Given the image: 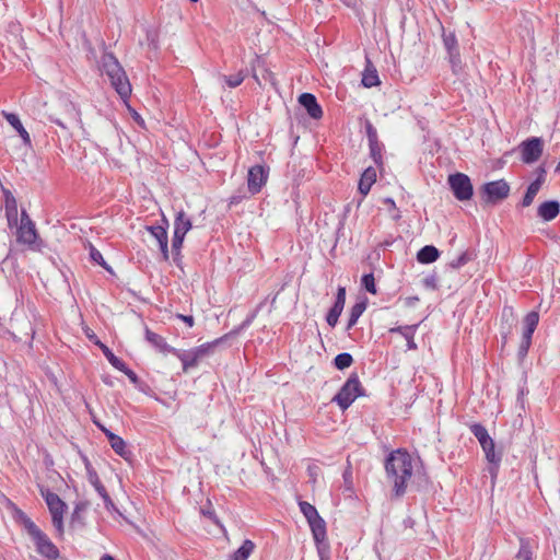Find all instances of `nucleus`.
<instances>
[{
	"mask_svg": "<svg viewBox=\"0 0 560 560\" xmlns=\"http://www.w3.org/2000/svg\"><path fill=\"white\" fill-rule=\"evenodd\" d=\"M384 468L387 480L393 485L392 498L400 499L405 495L408 481L412 476L411 455L405 448L394 450L386 456Z\"/></svg>",
	"mask_w": 560,
	"mask_h": 560,
	"instance_id": "f257e3e1",
	"label": "nucleus"
},
{
	"mask_svg": "<svg viewBox=\"0 0 560 560\" xmlns=\"http://www.w3.org/2000/svg\"><path fill=\"white\" fill-rule=\"evenodd\" d=\"M101 70L109 79L110 85L117 94L126 101L131 94L129 79L113 52H104L101 57Z\"/></svg>",
	"mask_w": 560,
	"mask_h": 560,
	"instance_id": "f03ea898",
	"label": "nucleus"
},
{
	"mask_svg": "<svg viewBox=\"0 0 560 560\" xmlns=\"http://www.w3.org/2000/svg\"><path fill=\"white\" fill-rule=\"evenodd\" d=\"M363 396H366L365 389L360 382L359 375L353 372L349 375L338 393L332 397L331 402H336L339 408L345 411L358 397Z\"/></svg>",
	"mask_w": 560,
	"mask_h": 560,
	"instance_id": "7ed1b4c3",
	"label": "nucleus"
},
{
	"mask_svg": "<svg viewBox=\"0 0 560 560\" xmlns=\"http://www.w3.org/2000/svg\"><path fill=\"white\" fill-rule=\"evenodd\" d=\"M299 508L310 525L314 541L326 540V522L319 515L316 508L306 501H300Z\"/></svg>",
	"mask_w": 560,
	"mask_h": 560,
	"instance_id": "20e7f679",
	"label": "nucleus"
},
{
	"mask_svg": "<svg viewBox=\"0 0 560 560\" xmlns=\"http://www.w3.org/2000/svg\"><path fill=\"white\" fill-rule=\"evenodd\" d=\"M40 494L44 498L49 513L51 515V523L59 535L63 534V513L67 509V504L60 499V497L50 491L48 488H40Z\"/></svg>",
	"mask_w": 560,
	"mask_h": 560,
	"instance_id": "39448f33",
	"label": "nucleus"
},
{
	"mask_svg": "<svg viewBox=\"0 0 560 560\" xmlns=\"http://www.w3.org/2000/svg\"><path fill=\"white\" fill-rule=\"evenodd\" d=\"M66 106L69 108V117L66 120H55V122L60 127V130H57L56 135L59 139L80 137L82 131L80 113L71 102L67 103Z\"/></svg>",
	"mask_w": 560,
	"mask_h": 560,
	"instance_id": "423d86ee",
	"label": "nucleus"
},
{
	"mask_svg": "<svg viewBox=\"0 0 560 560\" xmlns=\"http://www.w3.org/2000/svg\"><path fill=\"white\" fill-rule=\"evenodd\" d=\"M510 184L505 179H498L485 183L480 188L483 201L488 205H498L510 195Z\"/></svg>",
	"mask_w": 560,
	"mask_h": 560,
	"instance_id": "0eeeda50",
	"label": "nucleus"
},
{
	"mask_svg": "<svg viewBox=\"0 0 560 560\" xmlns=\"http://www.w3.org/2000/svg\"><path fill=\"white\" fill-rule=\"evenodd\" d=\"M448 185L454 197L459 201L470 200L474 187L470 178L464 173H455L448 176Z\"/></svg>",
	"mask_w": 560,
	"mask_h": 560,
	"instance_id": "6e6552de",
	"label": "nucleus"
},
{
	"mask_svg": "<svg viewBox=\"0 0 560 560\" xmlns=\"http://www.w3.org/2000/svg\"><path fill=\"white\" fill-rule=\"evenodd\" d=\"M16 228V242L25 245H33L37 237L35 223L32 221L26 210H22L20 224Z\"/></svg>",
	"mask_w": 560,
	"mask_h": 560,
	"instance_id": "1a4fd4ad",
	"label": "nucleus"
},
{
	"mask_svg": "<svg viewBox=\"0 0 560 560\" xmlns=\"http://www.w3.org/2000/svg\"><path fill=\"white\" fill-rule=\"evenodd\" d=\"M269 177V166L256 164L248 170L247 188L252 195L259 194Z\"/></svg>",
	"mask_w": 560,
	"mask_h": 560,
	"instance_id": "9d476101",
	"label": "nucleus"
},
{
	"mask_svg": "<svg viewBox=\"0 0 560 560\" xmlns=\"http://www.w3.org/2000/svg\"><path fill=\"white\" fill-rule=\"evenodd\" d=\"M31 538L35 544L36 551L40 556L48 560H56L59 558V549L42 529L36 532L33 536H31Z\"/></svg>",
	"mask_w": 560,
	"mask_h": 560,
	"instance_id": "9b49d317",
	"label": "nucleus"
},
{
	"mask_svg": "<svg viewBox=\"0 0 560 560\" xmlns=\"http://www.w3.org/2000/svg\"><path fill=\"white\" fill-rule=\"evenodd\" d=\"M162 223L163 224H161V225L147 226V230L158 241L163 260L168 261V259H170L168 237H167L168 221L165 217L162 218Z\"/></svg>",
	"mask_w": 560,
	"mask_h": 560,
	"instance_id": "f8f14e48",
	"label": "nucleus"
},
{
	"mask_svg": "<svg viewBox=\"0 0 560 560\" xmlns=\"http://www.w3.org/2000/svg\"><path fill=\"white\" fill-rule=\"evenodd\" d=\"M442 39L453 71H456V68L460 65V54L456 35L454 32H445L443 28Z\"/></svg>",
	"mask_w": 560,
	"mask_h": 560,
	"instance_id": "ddd939ff",
	"label": "nucleus"
},
{
	"mask_svg": "<svg viewBox=\"0 0 560 560\" xmlns=\"http://www.w3.org/2000/svg\"><path fill=\"white\" fill-rule=\"evenodd\" d=\"M345 303H346V288L338 287L335 302L326 315V322L330 327H335L337 325L339 316L341 315V313L343 311Z\"/></svg>",
	"mask_w": 560,
	"mask_h": 560,
	"instance_id": "4468645a",
	"label": "nucleus"
},
{
	"mask_svg": "<svg viewBox=\"0 0 560 560\" xmlns=\"http://www.w3.org/2000/svg\"><path fill=\"white\" fill-rule=\"evenodd\" d=\"M94 423L105 434L112 448L117 455L121 456L122 458H127V456L130 455V452L127 450L126 442L122 438L113 433L101 422L94 421Z\"/></svg>",
	"mask_w": 560,
	"mask_h": 560,
	"instance_id": "2eb2a0df",
	"label": "nucleus"
},
{
	"mask_svg": "<svg viewBox=\"0 0 560 560\" xmlns=\"http://www.w3.org/2000/svg\"><path fill=\"white\" fill-rule=\"evenodd\" d=\"M517 149L522 153V161L532 164L541 156L544 142H521Z\"/></svg>",
	"mask_w": 560,
	"mask_h": 560,
	"instance_id": "dca6fc26",
	"label": "nucleus"
},
{
	"mask_svg": "<svg viewBox=\"0 0 560 560\" xmlns=\"http://www.w3.org/2000/svg\"><path fill=\"white\" fill-rule=\"evenodd\" d=\"M299 103L303 108H305L310 117L313 119H319L323 117V109L314 94L302 93L299 97Z\"/></svg>",
	"mask_w": 560,
	"mask_h": 560,
	"instance_id": "f3484780",
	"label": "nucleus"
},
{
	"mask_svg": "<svg viewBox=\"0 0 560 560\" xmlns=\"http://www.w3.org/2000/svg\"><path fill=\"white\" fill-rule=\"evenodd\" d=\"M544 182H545V170L542 167H540L537 178L528 185L526 192L520 203L521 207L526 208L533 203V201H534L536 195L538 194V191L540 190Z\"/></svg>",
	"mask_w": 560,
	"mask_h": 560,
	"instance_id": "a211bd4d",
	"label": "nucleus"
},
{
	"mask_svg": "<svg viewBox=\"0 0 560 560\" xmlns=\"http://www.w3.org/2000/svg\"><path fill=\"white\" fill-rule=\"evenodd\" d=\"M5 202V217L10 229L18 226V203L9 189H3Z\"/></svg>",
	"mask_w": 560,
	"mask_h": 560,
	"instance_id": "6ab92c4d",
	"label": "nucleus"
},
{
	"mask_svg": "<svg viewBox=\"0 0 560 560\" xmlns=\"http://www.w3.org/2000/svg\"><path fill=\"white\" fill-rule=\"evenodd\" d=\"M482 451L485 452L486 458L490 464L489 471L492 476L497 475V471L499 469L500 463L502 460V454L499 452H495V445L492 439H489L487 441V444L485 446H481Z\"/></svg>",
	"mask_w": 560,
	"mask_h": 560,
	"instance_id": "aec40b11",
	"label": "nucleus"
},
{
	"mask_svg": "<svg viewBox=\"0 0 560 560\" xmlns=\"http://www.w3.org/2000/svg\"><path fill=\"white\" fill-rule=\"evenodd\" d=\"M514 323L515 317L513 310L511 307H504L501 314V339L503 347L506 345L509 336L512 334Z\"/></svg>",
	"mask_w": 560,
	"mask_h": 560,
	"instance_id": "412c9836",
	"label": "nucleus"
},
{
	"mask_svg": "<svg viewBox=\"0 0 560 560\" xmlns=\"http://www.w3.org/2000/svg\"><path fill=\"white\" fill-rule=\"evenodd\" d=\"M560 213V203L557 200L544 201L537 209V215L544 221H551Z\"/></svg>",
	"mask_w": 560,
	"mask_h": 560,
	"instance_id": "4be33fe9",
	"label": "nucleus"
},
{
	"mask_svg": "<svg viewBox=\"0 0 560 560\" xmlns=\"http://www.w3.org/2000/svg\"><path fill=\"white\" fill-rule=\"evenodd\" d=\"M172 354L176 355L180 360L183 364V372L185 373H187L191 368H196L200 360V358L197 355L194 349L184 351L174 348Z\"/></svg>",
	"mask_w": 560,
	"mask_h": 560,
	"instance_id": "5701e85b",
	"label": "nucleus"
},
{
	"mask_svg": "<svg viewBox=\"0 0 560 560\" xmlns=\"http://www.w3.org/2000/svg\"><path fill=\"white\" fill-rule=\"evenodd\" d=\"M12 516L15 523L24 527L30 537L39 530V527L26 515V513L15 505H13Z\"/></svg>",
	"mask_w": 560,
	"mask_h": 560,
	"instance_id": "b1692460",
	"label": "nucleus"
},
{
	"mask_svg": "<svg viewBox=\"0 0 560 560\" xmlns=\"http://www.w3.org/2000/svg\"><path fill=\"white\" fill-rule=\"evenodd\" d=\"M361 82L364 88L369 89L381 84L377 70L369 58H366Z\"/></svg>",
	"mask_w": 560,
	"mask_h": 560,
	"instance_id": "393cba45",
	"label": "nucleus"
},
{
	"mask_svg": "<svg viewBox=\"0 0 560 560\" xmlns=\"http://www.w3.org/2000/svg\"><path fill=\"white\" fill-rule=\"evenodd\" d=\"M145 340L162 353H172L174 347L170 346L165 338L145 328Z\"/></svg>",
	"mask_w": 560,
	"mask_h": 560,
	"instance_id": "a878e982",
	"label": "nucleus"
},
{
	"mask_svg": "<svg viewBox=\"0 0 560 560\" xmlns=\"http://www.w3.org/2000/svg\"><path fill=\"white\" fill-rule=\"evenodd\" d=\"M440 250L434 245H425L417 253V260L420 264L428 265L440 258Z\"/></svg>",
	"mask_w": 560,
	"mask_h": 560,
	"instance_id": "bb28decb",
	"label": "nucleus"
},
{
	"mask_svg": "<svg viewBox=\"0 0 560 560\" xmlns=\"http://www.w3.org/2000/svg\"><path fill=\"white\" fill-rule=\"evenodd\" d=\"M376 180V171L369 166L364 170V172L361 175V178L359 180L358 189L363 195L366 196L369 191L371 190L372 185Z\"/></svg>",
	"mask_w": 560,
	"mask_h": 560,
	"instance_id": "cd10ccee",
	"label": "nucleus"
},
{
	"mask_svg": "<svg viewBox=\"0 0 560 560\" xmlns=\"http://www.w3.org/2000/svg\"><path fill=\"white\" fill-rule=\"evenodd\" d=\"M536 547L537 542L535 539L520 537V550L516 558L521 560H534L533 549Z\"/></svg>",
	"mask_w": 560,
	"mask_h": 560,
	"instance_id": "c85d7f7f",
	"label": "nucleus"
},
{
	"mask_svg": "<svg viewBox=\"0 0 560 560\" xmlns=\"http://www.w3.org/2000/svg\"><path fill=\"white\" fill-rule=\"evenodd\" d=\"M231 334H225L224 336L214 339L213 341L206 342L203 345H200L198 347L192 348L197 355L202 359L206 355H209L213 353L214 349L223 343L225 340L230 338Z\"/></svg>",
	"mask_w": 560,
	"mask_h": 560,
	"instance_id": "c756f323",
	"label": "nucleus"
},
{
	"mask_svg": "<svg viewBox=\"0 0 560 560\" xmlns=\"http://www.w3.org/2000/svg\"><path fill=\"white\" fill-rule=\"evenodd\" d=\"M2 116L5 118V120L10 124V126L18 131L19 136L22 140H31L30 133L24 128L23 124L21 122L20 117L16 114L8 113L5 110L2 112Z\"/></svg>",
	"mask_w": 560,
	"mask_h": 560,
	"instance_id": "7c9ffc66",
	"label": "nucleus"
},
{
	"mask_svg": "<svg viewBox=\"0 0 560 560\" xmlns=\"http://www.w3.org/2000/svg\"><path fill=\"white\" fill-rule=\"evenodd\" d=\"M192 228L191 220L187 217L184 210L176 212L174 219V232L186 235Z\"/></svg>",
	"mask_w": 560,
	"mask_h": 560,
	"instance_id": "2f4dec72",
	"label": "nucleus"
},
{
	"mask_svg": "<svg viewBox=\"0 0 560 560\" xmlns=\"http://www.w3.org/2000/svg\"><path fill=\"white\" fill-rule=\"evenodd\" d=\"M260 67L264 68L262 74H261L262 80L265 82H270L273 85L276 83L275 82V74L270 70H268L267 68L264 67V60L260 57H256L254 62L252 63L253 78L255 79V81L259 85H261V81H260L259 77L256 73V69L260 68Z\"/></svg>",
	"mask_w": 560,
	"mask_h": 560,
	"instance_id": "473e14b6",
	"label": "nucleus"
},
{
	"mask_svg": "<svg viewBox=\"0 0 560 560\" xmlns=\"http://www.w3.org/2000/svg\"><path fill=\"white\" fill-rule=\"evenodd\" d=\"M368 306V300L363 299L359 302H357L351 308L349 314V319L347 323L346 329H351L357 323L360 316L363 314V312L366 310Z\"/></svg>",
	"mask_w": 560,
	"mask_h": 560,
	"instance_id": "72a5a7b5",
	"label": "nucleus"
},
{
	"mask_svg": "<svg viewBox=\"0 0 560 560\" xmlns=\"http://www.w3.org/2000/svg\"><path fill=\"white\" fill-rule=\"evenodd\" d=\"M254 550V541L245 539L242 546L230 556L229 560H247Z\"/></svg>",
	"mask_w": 560,
	"mask_h": 560,
	"instance_id": "f704fd0d",
	"label": "nucleus"
},
{
	"mask_svg": "<svg viewBox=\"0 0 560 560\" xmlns=\"http://www.w3.org/2000/svg\"><path fill=\"white\" fill-rule=\"evenodd\" d=\"M539 323V314L536 311H532L526 314L524 318V331L523 336L532 337L537 328V325Z\"/></svg>",
	"mask_w": 560,
	"mask_h": 560,
	"instance_id": "c9c22d12",
	"label": "nucleus"
},
{
	"mask_svg": "<svg viewBox=\"0 0 560 560\" xmlns=\"http://www.w3.org/2000/svg\"><path fill=\"white\" fill-rule=\"evenodd\" d=\"M469 429H470V432L474 434V436L478 440V442L480 443L481 446H485V444H487V441H489V439H492L489 435L486 427L482 425L481 423H472L469 427Z\"/></svg>",
	"mask_w": 560,
	"mask_h": 560,
	"instance_id": "e433bc0d",
	"label": "nucleus"
},
{
	"mask_svg": "<svg viewBox=\"0 0 560 560\" xmlns=\"http://www.w3.org/2000/svg\"><path fill=\"white\" fill-rule=\"evenodd\" d=\"M89 503L86 501H80L74 505L71 514V525L80 524L84 525L83 513L88 510Z\"/></svg>",
	"mask_w": 560,
	"mask_h": 560,
	"instance_id": "4c0bfd02",
	"label": "nucleus"
},
{
	"mask_svg": "<svg viewBox=\"0 0 560 560\" xmlns=\"http://www.w3.org/2000/svg\"><path fill=\"white\" fill-rule=\"evenodd\" d=\"M85 463V469L88 474V479L90 483L94 487L95 491L98 493L100 489H106L103 483L101 482L97 472L93 468L92 464L88 460V458H84Z\"/></svg>",
	"mask_w": 560,
	"mask_h": 560,
	"instance_id": "58836bf2",
	"label": "nucleus"
},
{
	"mask_svg": "<svg viewBox=\"0 0 560 560\" xmlns=\"http://www.w3.org/2000/svg\"><path fill=\"white\" fill-rule=\"evenodd\" d=\"M359 125L363 137H366L368 140H377V130L369 119L361 118Z\"/></svg>",
	"mask_w": 560,
	"mask_h": 560,
	"instance_id": "ea45409f",
	"label": "nucleus"
},
{
	"mask_svg": "<svg viewBox=\"0 0 560 560\" xmlns=\"http://www.w3.org/2000/svg\"><path fill=\"white\" fill-rule=\"evenodd\" d=\"M246 75H247L246 70H240L237 73L232 74V75L222 74L221 79L225 82V84L229 88L234 89L243 83Z\"/></svg>",
	"mask_w": 560,
	"mask_h": 560,
	"instance_id": "a19ab883",
	"label": "nucleus"
},
{
	"mask_svg": "<svg viewBox=\"0 0 560 560\" xmlns=\"http://www.w3.org/2000/svg\"><path fill=\"white\" fill-rule=\"evenodd\" d=\"M353 357L348 352H341L334 358L332 364L337 370H345L352 365Z\"/></svg>",
	"mask_w": 560,
	"mask_h": 560,
	"instance_id": "79ce46f5",
	"label": "nucleus"
},
{
	"mask_svg": "<svg viewBox=\"0 0 560 560\" xmlns=\"http://www.w3.org/2000/svg\"><path fill=\"white\" fill-rule=\"evenodd\" d=\"M476 257L475 253L472 250H465L457 258L453 259L448 266L452 269H459L469 261L474 260Z\"/></svg>",
	"mask_w": 560,
	"mask_h": 560,
	"instance_id": "37998d69",
	"label": "nucleus"
},
{
	"mask_svg": "<svg viewBox=\"0 0 560 560\" xmlns=\"http://www.w3.org/2000/svg\"><path fill=\"white\" fill-rule=\"evenodd\" d=\"M370 143V155L375 162L377 166L383 165V150H384V143L383 142H369Z\"/></svg>",
	"mask_w": 560,
	"mask_h": 560,
	"instance_id": "c03bdc74",
	"label": "nucleus"
},
{
	"mask_svg": "<svg viewBox=\"0 0 560 560\" xmlns=\"http://www.w3.org/2000/svg\"><path fill=\"white\" fill-rule=\"evenodd\" d=\"M200 513L205 517L209 518L213 524L218 525L219 527H223L219 517L215 514V511H214L210 500H207V503L203 506H201Z\"/></svg>",
	"mask_w": 560,
	"mask_h": 560,
	"instance_id": "a18cd8bd",
	"label": "nucleus"
},
{
	"mask_svg": "<svg viewBox=\"0 0 560 560\" xmlns=\"http://www.w3.org/2000/svg\"><path fill=\"white\" fill-rule=\"evenodd\" d=\"M90 257H91L92 261H94L95 264L100 265L105 270H107L109 272H113L112 267L105 261V259L103 258V255L101 254V252L97 250L92 245L90 246Z\"/></svg>",
	"mask_w": 560,
	"mask_h": 560,
	"instance_id": "49530a36",
	"label": "nucleus"
},
{
	"mask_svg": "<svg viewBox=\"0 0 560 560\" xmlns=\"http://www.w3.org/2000/svg\"><path fill=\"white\" fill-rule=\"evenodd\" d=\"M361 285L371 294H376L375 279L372 272L362 276Z\"/></svg>",
	"mask_w": 560,
	"mask_h": 560,
	"instance_id": "de8ad7c7",
	"label": "nucleus"
},
{
	"mask_svg": "<svg viewBox=\"0 0 560 560\" xmlns=\"http://www.w3.org/2000/svg\"><path fill=\"white\" fill-rule=\"evenodd\" d=\"M532 345V337L522 336V341L520 343L518 350H517V358L520 361H523L525 357L528 353V350Z\"/></svg>",
	"mask_w": 560,
	"mask_h": 560,
	"instance_id": "09e8293b",
	"label": "nucleus"
},
{
	"mask_svg": "<svg viewBox=\"0 0 560 560\" xmlns=\"http://www.w3.org/2000/svg\"><path fill=\"white\" fill-rule=\"evenodd\" d=\"M256 317H257V314H256V312L253 311L252 313H249L247 315V317L242 322V324L240 326L232 329L229 334H231V336L238 335L241 331L248 328Z\"/></svg>",
	"mask_w": 560,
	"mask_h": 560,
	"instance_id": "8fccbe9b",
	"label": "nucleus"
},
{
	"mask_svg": "<svg viewBox=\"0 0 560 560\" xmlns=\"http://www.w3.org/2000/svg\"><path fill=\"white\" fill-rule=\"evenodd\" d=\"M409 329H410V327H401V326H399V327H396V328H392L390 331L392 332H400V334H402L405 336V338L407 339L408 349H417V345L413 341L412 332H410V331L404 332V330H409Z\"/></svg>",
	"mask_w": 560,
	"mask_h": 560,
	"instance_id": "3c124183",
	"label": "nucleus"
},
{
	"mask_svg": "<svg viewBox=\"0 0 560 560\" xmlns=\"http://www.w3.org/2000/svg\"><path fill=\"white\" fill-rule=\"evenodd\" d=\"M95 343L100 347V349L102 350L103 354L106 357V359L108 360V362L112 364V365H115L116 362L119 360L118 357H116L113 351L106 346L104 345L103 342H101L100 340H96Z\"/></svg>",
	"mask_w": 560,
	"mask_h": 560,
	"instance_id": "603ef678",
	"label": "nucleus"
},
{
	"mask_svg": "<svg viewBox=\"0 0 560 560\" xmlns=\"http://www.w3.org/2000/svg\"><path fill=\"white\" fill-rule=\"evenodd\" d=\"M319 556V560H329V546L326 540L314 541Z\"/></svg>",
	"mask_w": 560,
	"mask_h": 560,
	"instance_id": "864d4df0",
	"label": "nucleus"
},
{
	"mask_svg": "<svg viewBox=\"0 0 560 560\" xmlns=\"http://www.w3.org/2000/svg\"><path fill=\"white\" fill-rule=\"evenodd\" d=\"M98 494L103 499L104 506L107 511H109V512L117 511V508H116L115 503L113 502L112 498L109 497L106 489H100Z\"/></svg>",
	"mask_w": 560,
	"mask_h": 560,
	"instance_id": "5fc2aeb1",
	"label": "nucleus"
},
{
	"mask_svg": "<svg viewBox=\"0 0 560 560\" xmlns=\"http://www.w3.org/2000/svg\"><path fill=\"white\" fill-rule=\"evenodd\" d=\"M185 235L174 232L172 240V254L178 255V250L182 249Z\"/></svg>",
	"mask_w": 560,
	"mask_h": 560,
	"instance_id": "6e6d98bb",
	"label": "nucleus"
},
{
	"mask_svg": "<svg viewBox=\"0 0 560 560\" xmlns=\"http://www.w3.org/2000/svg\"><path fill=\"white\" fill-rule=\"evenodd\" d=\"M422 283L427 289L436 290L438 289V275L435 272H433V273L427 276L422 280Z\"/></svg>",
	"mask_w": 560,
	"mask_h": 560,
	"instance_id": "4d7b16f0",
	"label": "nucleus"
},
{
	"mask_svg": "<svg viewBox=\"0 0 560 560\" xmlns=\"http://www.w3.org/2000/svg\"><path fill=\"white\" fill-rule=\"evenodd\" d=\"M126 376L135 386H139L142 383L139 376L132 370H127Z\"/></svg>",
	"mask_w": 560,
	"mask_h": 560,
	"instance_id": "13d9d810",
	"label": "nucleus"
},
{
	"mask_svg": "<svg viewBox=\"0 0 560 560\" xmlns=\"http://www.w3.org/2000/svg\"><path fill=\"white\" fill-rule=\"evenodd\" d=\"M176 317L183 320L189 327H192L195 325V318L191 315L176 314Z\"/></svg>",
	"mask_w": 560,
	"mask_h": 560,
	"instance_id": "bf43d9fd",
	"label": "nucleus"
},
{
	"mask_svg": "<svg viewBox=\"0 0 560 560\" xmlns=\"http://www.w3.org/2000/svg\"><path fill=\"white\" fill-rule=\"evenodd\" d=\"M115 369H117L118 371L122 372L125 375H126V371L127 370H130L128 368V365L121 360L119 359L115 365H113Z\"/></svg>",
	"mask_w": 560,
	"mask_h": 560,
	"instance_id": "052dcab7",
	"label": "nucleus"
},
{
	"mask_svg": "<svg viewBox=\"0 0 560 560\" xmlns=\"http://www.w3.org/2000/svg\"><path fill=\"white\" fill-rule=\"evenodd\" d=\"M318 470H319L318 466H315V465L314 466H308V468H307L308 475H310V477L312 478V480L314 482H315L316 477L318 475Z\"/></svg>",
	"mask_w": 560,
	"mask_h": 560,
	"instance_id": "680f3d73",
	"label": "nucleus"
},
{
	"mask_svg": "<svg viewBox=\"0 0 560 560\" xmlns=\"http://www.w3.org/2000/svg\"><path fill=\"white\" fill-rule=\"evenodd\" d=\"M402 524H404V526H405L406 528H408V527H410V528H411V527H413V525H415V520H413L411 516H408V517H406V518L404 520Z\"/></svg>",
	"mask_w": 560,
	"mask_h": 560,
	"instance_id": "e2e57ef3",
	"label": "nucleus"
},
{
	"mask_svg": "<svg viewBox=\"0 0 560 560\" xmlns=\"http://www.w3.org/2000/svg\"><path fill=\"white\" fill-rule=\"evenodd\" d=\"M419 301L418 296H409L406 299V304L408 306H413Z\"/></svg>",
	"mask_w": 560,
	"mask_h": 560,
	"instance_id": "0e129e2a",
	"label": "nucleus"
},
{
	"mask_svg": "<svg viewBox=\"0 0 560 560\" xmlns=\"http://www.w3.org/2000/svg\"><path fill=\"white\" fill-rule=\"evenodd\" d=\"M384 203H385V205H388L389 209L396 210V203H395L394 199H392V198H386V199L384 200Z\"/></svg>",
	"mask_w": 560,
	"mask_h": 560,
	"instance_id": "69168bd1",
	"label": "nucleus"
},
{
	"mask_svg": "<svg viewBox=\"0 0 560 560\" xmlns=\"http://www.w3.org/2000/svg\"><path fill=\"white\" fill-rule=\"evenodd\" d=\"M173 260H174V262H175L177 266H179V265H180V262H182V254H180V250H178V255L173 254Z\"/></svg>",
	"mask_w": 560,
	"mask_h": 560,
	"instance_id": "338daca9",
	"label": "nucleus"
},
{
	"mask_svg": "<svg viewBox=\"0 0 560 560\" xmlns=\"http://www.w3.org/2000/svg\"><path fill=\"white\" fill-rule=\"evenodd\" d=\"M101 560H116L113 556L105 553L102 556Z\"/></svg>",
	"mask_w": 560,
	"mask_h": 560,
	"instance_id": "774afa93",
	"label": "nucleus"
}]
</instances>
